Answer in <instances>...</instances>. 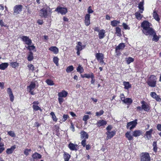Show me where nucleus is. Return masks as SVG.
<instances>
[{
	"mask_svg": "<svg viewBox=\"0 0 161 161\" xmlns=\"http://www.w3.org/2000/svg\"><path fill=\"white\" fill-rule=\"evenodd\" d=\"M52 9L50 7L46 5L43 6L42 8L40 11L39 15L42 18H46L48 16L51 15Z\"/></svg>",
	"mask_w": 161,
	"mask_h": 161,
	"instance_id": "nucleus-1",
	"label": "nucleus"
},
{
	"mask_svg": "<svg viewBox=\"0 0 161 161\" xmlns=\"http://www.w3.org/2000/svg\"><path fill=\"white\" fill-rule=\"evenodd\" d=\"M151 25V24L146 20H144L142 23L141 27L142 28V32L143 34H145L154 31L152 28L150 27Z\"/></svg>",
	"mask_w": 161,
	"mask_h": 161,
	"instance_id": "nucleus-2",
	"label": "nucleus"
},
{
	"mask_svg": "<svg viewBox=\"0 0 161 161\" xmlns=\"http://www.w3.org/2000/svg\"><path fill=\"white\" fill-rule=\"evenodd\" d=\"M157 78L154 75H152L148 78L146 82L147 84L151 87H155L156 86Z\"/></svg>",
	"mask_w": 161,
	"mask_h": 161,
	"instance_id": "nucleus-3",
	"label": "nucleus"
},
{
	"mask_svg": "<svg viewBox=\"0 0 161 161\" xmlns=\"http://www.w3.org/2000/svg\"><path fill=\"white\" fill-rule=\"evenodd\" d=\"M67 92L64 90L61 91V92L58 93V101L60 105L62 104L64 102V100L63 97H67Z\"/></svg>",
	"mask_w": 161,
	"mask_h": 161,
	"instance_id": "nucleus-4",
	"label": "nucleus"
},
{
	"mask_svg": "<svg viewBox=\"0 0 161 161\" xmlns=\"http://www.w3.org/2000/svg\"><path fill=\"white\" fill-rule=\"evenodd\" d=\"M140 156V161H150V157L148 153H142Z\"/></svg>",
	"mask_w": 161,
	"mask_h": 161,
	"instance_id": "nucleus-5",
	"label": "nucleus"
},
{
	"mask_svg": "<svg viewBox=\"0 0 161 161\" xmlns=\"http://www.w3.org/2000/svg\"><path fill=\"white\" fill-rule=\"evenodd\" d=\"M85 45H82V43L80 42H78L77 43V45L76 46L75 50L77 51V55L79 56L80 55V51H82L83 49L85 47Z\"/></svg>",
	"mask_w": 161,
	"mask_h": 161,
	"instance_id": "nucleus-6",
	"label": "nucleus"
},
{
	"mask_svg": "<svg viewBox=\"0 0 161 161\" xmlns=\"http://www.w3.org/2000/svg\"><path fill=\"white\" fill-rule=\"evenodd\" d=\"M137 119H135L133 121L127 123L126 125L127 129L131 130L132 129L136 126L137 124Z\"/></svg>",
	"mask_w": 161,
	"mask_h": 161,
	"instance_id": "nucleus-7",
	"label": "nucleus"
},
{
	"mask_svg": "<svg viewBox=\"0 0 161 161\" xmlns=\"http://www.w3.org/2000/svg\"><path fill=\"white\" fill-rule=\"evenodd\" d=\"M23 6L21 4L15 5L13 8V14L17 15L20 14L22 11Z\"/></svg>",
	"mask_w": 161,
	"mask_h": 161,
	"instance_id": "nucleus-8",
	"label": "nucleus"
},
{
	"mask_svg": "<svg viewBox=\"0 0 161 161\" xmlns=\"http://www.w3.org/2000/svg\"><path fill=\"white\" fill-rule=\"evenodd\" d=\"M36 87V84L34 81H31L30 82V85L27 87V90H29V93L31 95H35L34 92L32 91Z\"/></svg>",
	"mask_w": 161,
	"mask_h": 161,
	"instance_id": "nucleus-9",
	"label": "nucleus"
},
{
	"mask_svg": "<svg viewBox=\"0 0 161 161\" xmlns=\"http://www.w3.org/2000/svg\"><path fill=\"white\" fill-rule=\"evenodd\" d=\"M146 36L150 35L153 36V41L155 42H157L159 40L160 37L159 36L156 35L155 31H153L151 32H149L144 34Z\"/></svg>",
	"mask_w": 161,
	"mask_h": 161,
	"instance_id": "nucleus-10",
	"label": "nucleus"
},
{
	"mask_svg": "<svg viewBox=\"0 0 161 161\" xmlns=\"http://www.w3.org/2000/svg\"><path fill=\"white\" fill-rule=\"evenodd\" d=\"M142 104L141 107L144 111L146 112H148L150 109V106L149 104H148L145 101L143 100L141 101Z\"/></svg>",
	"mask_w": 161,
	"mask_h": 161,
	"instance_id": "nucleus-11",
	"label": "nucleus"
},
{
	"mask_svg": "<svg viewBox=\"0 0 161 161\" xmlns=\"http://www.w3.org/2000/svg\"><path fill=\"white\" fill-rule=\"evenodd\" d=\"M55 11L58 13H60L62 15L65 14L68 12L67 8H66L58 7L55 9Z\"/></svg>",
	"mask_w": 161,
	"mask_h": 161,
	"instance_id": "nucleus-12",
	"label": "nucleus"
},
{
	"mask_svg": "<svg viewBox=\"0 0 161 161\" xmlns=\"http://www.w3.org/2000/svg\"><path fill=\"white\" fill-rule=\"evenodd\" d=\"M96 58L97 60L99 61V62L101 64L104 63V55L101 53H97L95 54Z\"/></svg>",
	"mask_w": 161,
	"mask_h": 161,
	"instance_id": "nucleus-13",
	"label": "nucleus"
},
{
	"mask_svg": "<svg viewBox=\"0 0 161 161\" xmlns=\"http://www.w3.org/2000/svg\"><path fill=\"white\" fill-rule=\"evenodd\" d=\"M21 38L22 41L25 42V44L27 45H31L32 43L31 40L26 36H22Z\"/></svg>",
	"mask_w": 161,
	"mask_h": 161,
	"instance_id": "nucleus-14",
	"label": "nucleus"
},
{
	"mask_svg": "<svg viewBox=\"0 0 161 161\" xmlns=\"http://www.w3.org/2000/svg\"><path fill=\"white\" fill-rule=\"evenodd\" d=\"M116 131L115 130H112V131H107L106 132V134L107 135L106 139L108 140L113 137L115 135Z\"/></svg>",
	"mask_w": 161,
	"mask_h": 161,
	"instance_id": "nucleus-15",
	"label": "nucleus"
},
{
	"mask_svg": "<svg viewBox=\"0 0 161 161\" xmlns=\"http://www.w3.org/2000/svg\"><path fill=\"white\" fill-rule=\"evenodd\" d=\"M39 103L38 101L33 102L32 103V108L33 110L35 111H38V110H39L41 112L42 111V109L41 108L37 105Z\"/></svg>",
	"mask_w": 161,
	"mask_h": 161,
	"instance_id": "nucleus-16",
	"label": "nucleus"
},
{
	"mask_svg": "<svg viewBox=\"0 0 161 161\" xmlns=\"http://www.w3.org/2000/svg\"><path fill=\"white\" fill-rule=\"evenodd\" d=\"M7 91V93H8V95L9 97L10 102H13L14 99V97L13 95L11 89L9 88H8Z\"/></svg>",
	"mask_w": 161,
	"mask_h": 161,
	"instance_id": "nucleus-17",
	"label": "nucleus"
},
{
	"mask_svg": "<svg viewBox=\"0 0 161 161\" xmlns=\"http://www.w3.org/2000/svg\"><path fill=\"white\" fill-rule=\"evenodd\" d=\"M153 131V129L152 128L150 129L149 130L145 132V136H146V138L147 140H149L151 138Z\"/></svg>",
	"mask_w": 161,
	"mask_h": 161,
	"instance_id": "nucleus-18",
	"label": "nucleus"
},
{
	"mask_svg": "<svg viewBox=\"0 0 161 161\" xmlns=\"http://www.w3.org/2000/svg\"><path fill=\"white\" fill-rule=\"evenodd\" d=\"M90 15L89 14H86L84 18V23L87 26L90 24Z\"/></svg>",
	"mask_w": 161,
	"mask_h": 161,
	"instance_id": "nucleus-19",
	"label": "nucleus"
},
{
	"mask_svg": "<svg viewBox=\"0 0 161 161\" xmlns=\"http://www.w3.org/2000/svg\"><path fill=\"white\" fill-rule=\"evenodd\" d=\"M151 96L152 98L155 99L157 102H161V98L159 96H158L155 92H152L151 93Z\"/></svg>",
	"mask_w": 161,
	"mask_h": 161,
	"instance_id": "nucleus-20",
	"label": "nucleus"
},
{
	"mask_svg": "<svg viewBox=\"0 0 161 161\" xmlns=\"http://www.w3.org/2000/svg\"><path fill=\"white\" fill-rule=\"evenodd\" d=\"M77 144H74L73 143L70 142L69 144L68 147L71 151H77L76 147H77Z\"/></svg>",
	"mask_w": 161,
	"mask_h": 161,
	"instance_id": "nucleus-21",
	"label": "nucleus"
},
{
	"mask_svg": "<svg viewBox=\"0 0 161 161\" xmlns=\"http://www.w3.org/2000/svg\"><path fill=\"white\" fill-rule=\"evenodd\" d=\"M125 47V44L123 43H119L118 46L115 47V52L116 53L118 52L119 50H123L124 47Z\"/></svg>",
	"mask_w": 161,
	"mask_h": 161,
	"instance_id": "nucleus-22",
	"label": "nucleus"
},
{
	"mask_svg": "<svg viewBox=\"0 0 161 161\" xmlns=\"http://www.w3.org/2000/svg\"><path fill=\"white\" fill-rule=\"evenodd\" d=\"M107 124L106 121L104 120H100L97 121L96 124L97 127H100L106 125Z\"/></svg>",
	"mask_w": 161,
	"mask_h": 161,
	"instance_id": "nucleus-23",
	"label": "nucleus"
},
{
	"mask_svg": "<svg viewBox=\"0 0 161 161\" xmlns=\"http://www.w3.org/2000/svg\"><path fill=\"white\" fill-rule=\"evenodd\" d=\"M80 137L84 139H86L88 138L89 135L84 130H82L80 132Z\"/></svg>",
	"mask_w": 161,
	"mask_h": 161,
	"instance_id": "nucleus-24",
	"label": "nucleus"
},
{
	"mask_svg": "<svg viewBox=\"0 0 161 161\" xmlns=\"http://www.w3.org/2000/svg\"><path fill=\"white\" fill-rule=\"evenodd\" d=\"M31 157L32 158L33 160H34L35 159H41L42 158L41 155L38 153H35L33 154Z\"/></svg>",
	"mask_w": 161,
	"mask_h": 161,
	"instance_id": "nucleus-25",
	"label": "nucleus"
},
{
	"mask_svg": "<svg viewBox=\"0 0 161 161\" xmlns=\"http://www.w3.org/2000/svg\"><path fill=\"white\" fill-rule=\"evenodd\" d=\"M81 76L82 78H86L87 79H89V78H92L94 77V74L92 72H91L90 74H85L83 75H81Z\"/></svg>",
	"mask_w": 161,
	"mask_h": 161,
	"instance_id": "nucleus-26",
	"label": "nucleus"
},
{
	"mask_svg": "<svg viewBox=\"0 0 161 161\" xmlns=\"http://www.w3.org/2000/svg\"><path fill=\"white\" fill-rule=\"evenodd\" d=\"M49 50L53 52L55 54H57L59 53V49L55 46H52L49 48Z\"/></svg>",
	"mask_w": 161,
	"mask_h": 161,
	"instance_id": "nucleus-27",
	"label": "nucleus"
},
{
	"mask_svg": "<svg viewBox=\"0 0 161 161\" xmlns=\"http://www.w3.org/2000/svg\"><path fill=\"white\" fill-rule=\"evenodd\" d=\"M144 5V0H142L140 2L139 4H138V8L140 9V13H142L143 12V11L144 10V8L143 7Z\"/></svg>",
	"mask_w": 161,
	"mask_h": 161,
	"instance_id": "nucleus-28",
	"label": "nucleus"
},
{
	"mask_svg": "<svg viewBox=\"0 0 161 161\" xmlns=\"http://www.w3.org/2000/svg\"><path fill=\"white\" fill-rule=\"evenodd\" d=\"M142 131L139 130H135L133 132V136L136 137L142 135Z\"/></svg>",
	"mask_w": 161,
	"mask_h": 161,
	"instance_id": "nucleus-29",
	"label": "nucleus"
},
{
	"mask_svg": "<svg viewBox=\"0 0 161 161\" xmlns=\"http://www.w3.org/2000/svg\"><path fill=\"white\" fill-rule=\"evenodd\" d=\"M63 157H64V161H69V159L71 158V155L68 153L64 152Z\"/></svg>",
	"mask_w": 161,
	"mask_h": 161,
	"instance_id": "nucleus-30",
	"label": "nucleus"
},
{
	"mask_svg": "<svg viewBox=\"0 0 161 161\" xmlns=\"http://www.w3.org/2000/svg\"><path fill=\"white\" fill-rule=\"evenodd\" d=\"M105 30H101L98 33V37L99 39H102L105 36Z\"/></svg>",
	"mask_w": 161,
	"mask_h": 161,
	"instance_id": "nucleus-31",
	"label": "nucleus"
},
{
	"mask_svg": "<svg viewBox=\"0 0 161 161\" xmlns=\"http://www.w3.org/2000/svg\"><path fill=\"white\" fill-rule=\"evenodd\" d=\"M16 147L15 145H13L10 148L7 149L6 151V153L8 154L12 153Z\"/></svg>",
	"mask_w": 161,
	"mask_h": 161,
	"instance_id": "nucleus-32",
	"label": "nucleus"
},
{
	"mask_svg": "<svg viewBox=\"0 0 161 161\" xmlns=\"http://www.w3.org/2000/svg\"><path fill=\"white\" fill-rule=\"evenodd\" d=\"M130 132H127L125 134V137H126L129 141H131L133 139V136L131 135L130 134Z\"/></svg>",
	"mask_w": 161,
	"mask_h": 161,
	"instance_id": "nucleus-33",
	"label": "nucleus"
},
{
	"mask_svg": "<svg viewBox=\"0 0 161 161\" xmlns=\"http://www.w3.org/2000/svg\"><path fill=\"white\" fill-rule=\"evenodd\" d=\"M123 85L125 86V89L128 90L131 87V85L128 81H124L123 82Z\"/></svg>",
	"mask_w": 161,
	"mask_h": 161,
	"instance_id": "nucleus-34",
	"label": "nucleus"
},
{
	"mask_svg": "<svg viewBox=\"0 0 161 161\" xmlns=\"http://www.w3.org/2000/svg\"><path fill=\"white\" fill-rule=\"evenodd\" d=\"M8 63H3L0 64V69L4 70L8 67Z\"/></svg>",
	"mask_w": 161,
	"mask_h": 161,
	"instance_id": "nucleus-35",
	"label": "nucleus"
},
{
	"mask_svg": "<svg viewBox=\"0 0 161 161\" xmlns=\"http://www.w3.org/2000/svg\"><path fill=\"white\" fill-rule=\"evenodd\" d=\"M120 23L119 20H113L111 21L110 25L113 27L117 26L118 24Z\"/></svg>",
	"mask_w": 161,
	"mask_h": 161,
	"instance_id": "nucleus-36",
	"label": "nucleus"
},
{
	"mask_svg": "<svg viewBox=\"0 0 161 161\" xmlns=\"http://www.w3.org/2000/svg\"><path fill=\"white\" fill-rule=\"evenodd\" d=\"M140 13V12L138 11L135 13V18H136L137 19L141 20L143 18V15L141 14Z\"/></svg>",
	"mask_w": 161,
	"mask_h": 161,
	"instance_id": "nucleus-37",
	"label": "nucleus"
},
{
	"mask_svg": "<svg viewBox=\"0 0 161 161\" xmlns=\"http://www.w3.org/2000/svg\"><path fill=\"white\" fill-rule=\"evenodd\" d=\"M153 17L155 20L158 22H159L160 20V18L159 17L158 15L155 11H153Z\"/></svg>",
	"mask_w": 161,
	"mask_h": 161,
	"instance_id": "nucleus-38",
	"label": "nucleus"
},
{
	"mask_svg": "<svg viewBox=\"0 0 161 161\" xmlns=\"http://www.w3.org/2000/svg\"><path fill=\"white\" fill-rule=\"evenodd\" d=\"M122 102L125 104H130L132 103V100L131 98H127L123 100Z\"/></svg>",
	"mask_w": 161,
	"mask_h": 161,
	"instance_id": "nucleus-39",
	"label": "nucleus"
},
{
	"mask_svg": "<svg viewBox=\"0 0 161 161\" xmlns=\"http://www.w3.org/2000/svg\"><path fill=\"white\" fill-rule=\"evenodd\" d=\"M125 61L127 64H129L130 63L134 62V59L131 57H129L125 58Z\"/></svg>",
	"mask_w": 161,
	"mask_h": 161,
	"instance_id": "nucleus-40",
	"label": "nucleus"
},
{
	"mask_svg": "<svg viewBox=\"0 0 161 161\" xmlns=\"http://www.w3.org/2000/svg\"><path fill=\"white\" fill-rule=\"evenodd\" d=\"M33 59V53L31 51H30L29 52V54H28V56L27 59L28 61H30L32 60Z\"/></svg>",
	"mask_w": 161,
	"mask_h": 161,
	"instance_id": "nucleus-41",
	"label": "nucleus"
},
{
	"mask_svg": "<svg viewBox=\"0 0 161 161\" xmlns=\"http://www.w3.org/2000/svg\"><path fill=\"white\" fill-rule=\"evenodd\" d=\"M153 150L154 152L156 153L158 150V147H157V142L154 141L153 142Z\"/></svg>",
	"mask_w": 161,
	"mask_h": 161,
	"instance_id": "nucleus-42",
	"label": "nucleus"
},
{
	"mask_svg": "<svg viewBox=\"0 0 161 161\" xmlns=\"http://www.w3.org/2000/svg\"><path fill=\"white\" fill-rule=\"evenodd\" d=\"M59 59L57 57H54L53 58V62L55 64H56V66H59Z\"/></svg>",
	"mask_w": 161,
	"mask_h": 161,
	"instance_id": "nucleus-43",
	"label": "nucleus"
},
{
	"mask_svg": "<svg viewBox=\"0 0 161 161\" xmlns=\"http://www.w3.org/2000/svg\"><path fill=\"white\" fill-rule=\"evenodd\" d=\"M74 69V67H73V65H70L67 67V69H66V71L67 73L70 72Z\"/></svg>",
	"mask_w": 161,
	"mask_h": 161,
	"instance_id": "nucleus-44",
	"label": "nucleus"
},
{
	"mask_svg": "<svg viewBox=\"0 0 161 161\" xmlns=\"http://www.w3.org/2000/svg\"><path fill=\"white\" fill-rule=\"evenodd\" d=\"M46 82L49 86H53L54 84L53 80L49 79H47L46 80Z\"/></svg>",
	"mask_w": 161,
	"mask_h": 161,
	"instance_id": "nucleus-45",
	"label": "nucleus"
},
{
	"mask_svg": "<svg viewBox=\"0 0 161 161\" xmlns=\"http://www.w3.org/2000/svg\"><path fill=\"white\" fill-rule=\"evenodd\" d=\"M77 71L80 73V74L84 72V69L83 67L81 65H79L77 68Z\"/></svg>",
	"mask_w": 161,
	"mask_h": 161,
	"instance_id": "nucleus-46",
	"label": "nucleus"
},
{
	"mask_svg": "<svg viewBox=\"0 0 161 161\" xmlns=\"http://www.w3.org/2000/svg\"><path fill=\"white\" fill-rule=\"evenodd\" d=\"M10 65L12 67L14 68H15L18 67L19 66V63H17V61L13 62L10 63Z\"/></svg>",
	"mask_w": 161,
	"mask_h": 161,
	"instance_id": "nucleus-47",
	"label": "nucleus"
},
{
	"mask_svg": "<svg viewBox=\"0 0 161 161\" xmlns=\"http://www.w3.org/2000/svg\"><path fill=\"white\" fill-rule=\"evenodd\" d=\"M50 114L52 116V118L53 120L55 122H57L58 119L56 118V115H55L54 112H51Z\"/></svg>",
	"mask_w": 161,
	"mask_h": 161,
	"instance_id": "nucleus-48",
	"label": "nucleus"
},
{
	"mask_svg": "<svg viewBox=\"0 0 161 161\" xmlns=\"http://www.w3.org/2000/svg\"><path fill=\"white\" fill-rule=\"evenodd\" d=\"M28 46L26 47V48L28 50L31 51L35 49V47L33 45H28Z\"/></svg>",
	"mask_w": 161,
	"mask_h": 161,
	"instance_id": "nucleus-49",
	"label": "nucleus"
},
{
	"mask_svg": "<svg viewBox=\"0 0 161 161\" xmlns=\"http://www.w3.org/2000/svg\"><path fill=\"white\" fill-rule=\"evenodd\" d=\"M89 119V116L86 115L84 116L82 118V120L84 121V123L85 124H86L87 123V120Z\"/></svg>",
	"mask_w": 161,
	"mask_h": 161,
	"instance_id": "nucleus-50",
	"label": "nucleus"
},
{
	"mask_svg": "<svg viewBox=\"0 0 161 161\" xmlns=\"http://www.w3.org/2000/svg\"><path fill=\"white\" fill-rule=\"evenodd\" d=\"M8 135L12 137H15V136L14 132L12 131H10L8 132Z\"/></svg>",
	"mask_w": 161,
	"mask_h": 161,
	"instance_id": "nucleus-51",
	"label": "nucleus"
},
{
	"mask_svg": "<svg viewBox=\"0 0 161 161\" xmlns=\"http://www.w3.org/2000/svg\"><path fill=\"white\" fill-rule=\"evenodd\" d=\"M116 33L118 34V35H121V30L120 28L117 27L115 28Z\"/></svg>",
	"mask_w": 161,
	"mask_h": 161,
	"instance_id": "nucleus-52",
	"label": "nucleus"
},
{
	"mask_svg": "<svg viewBox=\"0 0 161 161\" xmlns=\"http://www.w3.org/2000/svg\"><path fill=\"white\" fill-rule=\"evenodd\" d=\"M69 118V116L67 114H64L63 116V122H65L66 120L68 118Z\"/></svg>",
	"mask_w": 161,
	"mask_h": 161,
	"instance_id": "nucleus-53",
	"label": "nucleus"
},
{
	"mask_svg": "<svg viewBox=\"0 0 161 161\" xmlns=\"http://www.w3.org/2000/svg\"><path fill=\"white\" fill-rule=\"evenodd\" d=\"M104 113V111L102 110H101L99 112H97L96 113V116H100L102 115Z\"/></svg>",
	"mask_w": 161,
	"mask_h": 161,
	"instance_id": "nucleus-54",
	"label": "nucleus"
},
{
	"mask_svg": "<svg viewBox=\"0 0 161 161\" xmlns=\"http://www.w3.org/2000/svg\"><path fill=\"white\" fill-rule=\"evenodd\" d=\"M31 151V149H25L24 153V154L26 155V156H27L29 155V152H30Z\"/></svg>",
	"mask_w": 161,
	"mask_h": 161,
	"instance_id": "nucleus-55",
	"label": "nucleus"
},
{
	"mask_svg": "<svg viewBox=\"0 0 161 161\" xmlns=\"http://www.w3.org/2000/svg\"><path fill=\"white\" fill-rule=\"evenodd\" d=\"M122 25H123V28L125 30H130V27H128V25H127L126 23H123Z\"/></svg>",
	"mask_w": 161,
	"mask_h": 161,
	"instance_id": "nucleus-56",
	"label": "nucleus"
},
{
	"mask_svg": "<svg viewBox=\"0 0 161 161\" xmlns=\"http://www.w3.org/2000/svg\"><path fill=\"white\" fill-rule=\"evenodd\" d=\"M28 67L29 69L30 70H31L32 71H33L34 70V67L32 64H28Z\"/></svg>",
	"mask_w": 161,
	"mask_h": 161,
	"instance_id": "nucleus-57",
	"label": "nucleus"
},
{
	"mask_svg": "<svg viewBox=\"0 0 161 161\" xmlns=\"http://www.w3.org/2000/svg\"><path fill=\"white\" fill-rule=\"evenodd\" d=\"M86 139H84L81 141V144L83 147H85L86 145Z\"/></svg>",
	"mask_w": 161,
	"mask_h": 161,
	"instance_id": "nucleus-58",
	"label": "nucleus"
},
{
	"mask_svg": "<svg viewBox=\"0 0 161 161\" xmlns=\"http://www.w3.org/2000/svg\"><path fill=\"white\" fill-rule=\"evenodd\" d=\"M71 125L70 126V128L71 129V130L73 132H74L75 130V127L74 126V125H73V123L71 122L70 123Z\"/></svg>",
	"mask_w": 161,
	"mask_h": 161,
	"instance_id": "nucleus-59",
	"label": "nucleus"
},
{
	"mask_svg": "<svg viewBox=\"0 0 161 161\" xmlns=\"http://www.w3.org/2000/svg\"><path fill=\"white\" fill-rule=\"evenodd\" d=\"M93 10L91 9V7L90 6L87 9V12L88 13V14H92L93 12Z\"/></svg>",
	"mask_w": 161,
	"mask_h": 161,
	"instance_id": "nucleus-60",
	"label": "nucleus"
},
{
	"mask_svg": "<svg viewBox=\"0 0 161 161\" xmlns=\"http://www.w3.org/2000/svg\"><path fill=\"white\" fill-rule=\"evenodd\" d=\"M120 99H121L122 101L123 100H125V96L123 93L120 94Z\"/></svg>",
	"mask_w": 161,
	"mask_h": 161,
	"instance_id": "nucleus-61",
	"label": "nucleus"
},
{
	"mask_svg": "<svg viewBox=\"0 0 161 161\" xmlns=\"http://www.w3.org/2000/svg\"><path fill=\"white\" fill-rule=\"evenodd\" d=\"M112 125H108V126H107L106 129L107 131H110V130L112 129Z\"/></svg>",
	"mask_w": 161,
	"mask_h": 161,
	"instance_id": "nucleus-62",
	"label": "nucleus"
},
{
	"mask_svg": "<svg viewBox=\"0 0 161 161\" xmlns=\"http://www.w3.org/2000/svg\"><path fill=\"white\" fill-rule=\"evenodd\" d=\"M156 128L158 131H161V124H158Z\"/></svg>",
	"mask_w": 161,
	"mask_h": 161,
	"instance_id": "nucleus-63",
	"label": "nucleus"
},
{
	"mask_svg": "<svg viewBox=\"0 0 161 161\" xmlns=\"http://www.w3.org/2000/svg\"><path fill=\"white\" fill-rule=\"evenodd\" d=\"M43 22L42 20L41 19H38L37 21V23H38V24L40 25H42L43 24Z\"/></svg>",
	"mask_w": 161,
	"mask_h": 161,
	"instance_id": "nucleus-64",
	"label": "nucleus"
}]
</instances>
